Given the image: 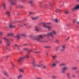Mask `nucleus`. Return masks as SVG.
<instances>
[{"mask_svg": "<svg viewBox=\"0 0 79 79\" xmlns=\"http://www.w3.org/2000/svg\"><path fill=\"white\" fill-rule=\"evenodd\" d=\"M45 35H39L38 37H33L32 35H31L29 36V38L31 39L35 40V41H37L38 42H40V39H43L44 37L45 36Z\"/></svg>", "mask_w": 79, "mask_h": 79, "instance_id": "nucleus-1", "label": "nucleus"}, {"mask_svg": "<svg viewBox=\"0 0 79 79\" xmlns=\"http://www.w3.org/2000/svg\"><path fill=\"white\" fill-rule=\"evenodd\" d=\"M32 66L34 67L40 68L43 66V64L42 63V62L40 61L38 64H37L36 61L34 60L32 62Z\"/></svg>", "mask_w": 79, "mask_h": 79, "instance_id": "nucleus-2", "label": "nucleus"}, {"mask_svg": "<svg viewBox=\"0 0 79 79\" xmlns=\"http://www.w3.org/2000/svg\"><path fill=\"white\" fill-rule=\"evenodd\" d=\"M53 35H56V32L55 30H53L51 32L48 33L46 35L48 37L51 36V37H52V38H53V37H54ZM46 35L45 36V37L46 35Z\"/></svg>", "mask_w": 79, "mask_h": 79, "instance_id": "nucleus-3", "label": "nucleus"}, {"mask_svg": "<svg viewBox=\"0 0 79 79\" xmlns=\"http://www.w3.org/2000/svg\"><path fill=\"white\" fill-rule=\"evenodd\" d=\"M43 27L44 28H46V29H48L49 30L51 29L52 28V26H46V23H43Z\"/></svg>", "mask_w": 79, "mask_h": 79, "instance_id": "nucleus-4", "label": "nucleus"}, {"mask_svg": "<svg viewBox=\"0 0 79 79\" xmlns=\"http://www.w3.org/2000/svg\"><path fill=\"white\" fill-rule=\"evenodd\" d=\"M79 4H77L75 5L74 7H73V8L72 9V12H74L75 10H79Z\"/></svg>", "mask_w": 79, "mask_h": 79, "instance_id": "nucleus-5", "label": "nucleus"}, {"mask_svg": "<svg viewBox=\"0 0 79 79\" xmlns=\"http://www.w3.org/2000/svg\"><path fill=\"white\" fill-rule=\"evenodd\" d=\"M3 40L6 42V45L7 46H10V43L9 42V39L6 38H3Z\"/></svg>", "mask_w": 79, "mask_h": 79, "instance_id": "nucleus-6", "label": "nucleus"}, {"mask_svg": "<svg viewBox=\"0 0 79 79\" xmlns=\"http://www.w3.org/2000/svg\"><path fill=\"white\" fill-rule=\"evenodd\" d=\"M66 44H64L61 46V48L60 49V52H63L66 49Z\"/></svg>", "mask_w": 79, "mask_h": 79, "instance_id": "nucleus-7", "label": "nucleus"}, {"mask_svg": "<svg viewBox=\"0 0 79 79\" xmlns=\"http://www.w3.org/2000/svg\"><path fill=\"white\" fill-rule=\"evenodd\" d=\"M9 2L10 5H16L17 1L16 0H9Z\"/></svg>", "mask_w": 79, "mask_h": 79, "instance_id": "nucleus-8", "label": "nucleus"}, {"mask_svg": "<svg viewBox=\"0 0 79 79\" xmlns=\"http://www.w3.org/2000/svg\"><path fill=\"white\" fill-rule=\"evenodd\" d=\"M68 69V67H64L62 68L61 72L63 74L65 73V71L66 70Z\"/></svg>", "mask_w": 79, "mask_h": 79, "instance_id": "nucleus-9", "label": "nucleus"}, {"mask_svg": "<svg viewBox=\"0 0 79 79\" xmlns=\"http://www.w3.org/2000/svg\"><path fill=\"white\" fill-rule=\"evenodd\" d=\"M9 27L10 28H15L16 27V26L13 25L12 23L10 22L9 23Z\"/></svg>", "mask_w": 79, "mask_h": 79, "instance_id": "nucleus-10", "label": "nucleus"}, {"mask_svg": "<svg viewBox=\"0 0 79 79\" xmlns=\"http://www.w3.org/2000/svg\"><path fill=\"white\" fill-rule=\"evenodd\" d=\"M24 57H23L19 58L18 60L19 63H21L22 60H24Z\"/></svg>", "mask_w": 79, "mask_h": 79, "instance_id": "nucleus-11", "label": "nucleus"}, {"mask_svg": "<svg viewBox=\"0 0 79 79\" xmlns=\"http://www.w3.org/2000/svg\"><path fill=\"white\" fill-rule=\"evenodd\" d=\"M2 73L5 76H8V72L6 71H3Z\"/></svg>", "mask_w": 79, "mask_h": 79, "instance_id": "nucleus-12", "label": "nucleus"}, {"mask_svg": "<svg viewBox=\"0 0 79 79\" xmlns=\"http://www.w3.org/2000/svg\"><path fill=\"white\" fill-rule=\"evenodd\" d=\"M23 77V75L22 74L19 73L17 76V78L18 79H20L21 78H22Z\"/></svg>", "mask_w": 79, "mask_h": 79, "instance_id": "nucleus-13", "label": "nucleus"}, {"mask_svg": "<svg viewBox=\"0 0 79 79\" xmlns=\"http://www.w3.org/2000/svg\"><path fill=\"white\" fill-rule=\"evenodd\" d=\"M53 20L56 23H60V21L58 19H54Z\"/></svg>", "mask_w": 79, "mask_h": 79, "instance_id": "nucleus-14", "label": "nucleus"}, {"mask_svg": "<svg viewBox=\"0 0 79 79\" xmlns=\"http://www.w3.org/2000/svg\"><path fill=\"white\" fill-rule=\"evenodd\" d=\"M6 14L7 15H8V16H10V11H7L6 12Z\"/></svg>", "mask_w": 79, "mask_h": 79, "instance_id": "nucleus-15", "label": "nucleus"}, {"mask_svg": "<svg viewBox=\"0 0 79 79\" xmlns=\"http://www.w3.org/2000/svg\"><path fill=\"white\" fill-rule=\"evenodd\" d=\"M18 70L20 73H24V70L22 69H19Z\"/></svg>", "mask_w": 79, "mask_h": 79, "instance_id": "nucleus-16", "label": "nucleus"}, {"mask_svg": "<svg viewBox=\"0 0 79 79\" xmlns=\"http://www.w3.org/2000/svg\"><path fill=\"white\" fill-rule=\"evenodd\" d=\"M77 68V67H73L71 68V69L73 71H74V70H76Z\"/></svg>", "mask_w": 79, "mask_h": 79, "instance_id": "nucleus-17", "label": "nucleus"}, {"mask_svg": "<svg viewBox=\"0 0 79 79\" xmlns=\"http://www.w3.org/2000/svg\"><path fill=\"white\" fill-rule=\"evenodd\" d=\"M56 57H57V56L56 55H53L52 56V58L53 59H55V58H56Z\"/></svg>", "mask_w": 79, "mask_h": 79, "instance_id": "nucleus-18", "label": "nucleus"}, {"mask_svg": "<svg viewBox=\"0 0 79 79\" xmlns=\"http://www.w3.org/2000/svg\"><path fill=\"white\" fill-rule=\"evenodd\" d=\"M24 58H29V55L28 54L26 55L24 57H23Z\"/></svg>", "mask_w": 79, "mask_h": 79, "instance_id": "nucleus-19", "label": "nucleus"}, {"mask_svg": "<svg viewBox=\"0 0 79 79\" xmlns=\"http://www.w3.org/2000/svg\"><path fill=\"white\" fill-rule=\"evenodd\" d=\"M66 75L68 78L69 79V78H70V73H66Z\"/></svg>", "mask_w": 79, "mask_h": 79, "instance_id": "nucleus-20", "label": "nucleus"}, {"mask_svg": "<svg viewBox=\"0 0 79 79\" xmlns=\"http://www.w3.org/2000/svg\"><path fill=\"white\" fill-rule=\"evenodd\" d=\"M55 11L56 13H60V9H57Z\"/></svg>", "mask_w": 79, "mask_h": 79, "instance_id": "nucleus-21", "label": "nucleus"}, {"mask_svg": "<svg viewBox=\"0 0 79 79\" xmlns=\"http://www.w3.org/2000/svg\"><path fill=\"white\" fill-rule=\"evenodd\" d=\"M2 6L4 9H5L6 8V6H5L6 5V3H3L2 4Z\"/></svg>", "mask_w": 79, "mask_h": 79, "instance_id": "nucleus-22", "label": "nucleus"}, {"mask_svg": "<svg viewBox=\"0 0 79 79\" xmlns=\"http://www.w3.org/2000/svg\"><path fill=\"white\" fill-rule=\"evenodd\" d=\"M56 64L54 63L51 65V66H52V67H55V66H56Z\"/></svg>", "mask_w": 79, "mask_h": 79, "instance_id": "nucleus-23", "label": "nucleus"}, {"mask_svg": "<svg viewBox=\"0 0 79 79\" xmlns=\"http://www.w3.org/2000/svg\"><path fill=\"white\" fill-rule=\"evenodd\" d=\"M13 33H8L7 35V36H12V35H13Z\"/></svg>", "mask_w": 79, "mask_h": 79, "instance_id": "nucleus-24", "label": "nucleus"}, {"mask_svg": "<svg viewBox=\"0 0 79 79\" xmlns=\"http://www.w3.org/2000/svg\"><path fill=\"white\" fill-rule=\"evenodd\" d=\"M15 37L17 38V39L18 40H19L20 38V37L19 36V35H18L16 36H15Z\"/></svg>", "mask_w": 79, "mask_h": 79, "instance_id": "nucleus-25", "label": "nucleus"}, {"mask_svg": "<svg viewBox=\"0 0 79 79\" xmlns=\"http://www.w3.org/2000/svg\"><path fill=\"white\" fill-rule=\"evenodd\" d=\"M45 48H51V46H45Z\"/></svg>", "mask_w": 79, "mask_h": 79, "instance_id": "nucleus-26", "label": "nucleus"}, {"mask_svg": "<svg viewBox=\"0 0 79 79\" xmlns=\"http://www.w3.org/2000/svg\"><path fill=\"white\" fill-rule=\"evenodd\" d=\"M35 30L36 31H39V28L38 27L36 26L35 27Z\"/></svg>", "mask_w": 79, "mask_h": 79, "instance_id": "nucleus-27", "label": "nucleus"}, {"mask_svg": "<svg viewBox=\"0 0 79 79\" xmlns=\"http://www.w3.org/2000/svg\"><path fill=\"white\" fill-rule=\"evenodd\" d=\"M38 17H32V19L34 20V19H37L38 18Z\"/></svg>", "mask_w": 79, "mask_h": 79, "instance_id": "nucleus-28", "label": "nucleus"}, {"mask_svg": "<svg viewBox=\"0 0 79 79\" xmlns=\"http://www.w3.org/2000/svg\"><path fill=\"white\" fill-rule=\"evenodd\" d=\"M55 42L56 43H59V42H60V41L59 40H55Z\"/></svg>", "mask_w": 79, "mask_h": 79, "instance_id": "nucleus-29", "label": "nucleus"}, {"mask_svg": "<svg viewBox=\"0 0 79 79\" xmlns=\"http://www.w3.org/2000/svg\"><path fill=\"white\" fill-rule=\"evenodd\" d=\"M28 48H24L23 49V50H25V51H27L28 50Z\"/></svg>", "mask_w": 79, "mask_h": 79, "instance_id": "nucleus-30", "label": "nucleus"}, {"mask_svg": "<svg viewBox=\"0 0 79 79\" xmlns=\"http://www.w3.org/2000/svg\"><path fill=\"white\" fill-rule=\"evenodd\" d=\"M60 63V61H59L58 60H57L55 62V64H57L58 63Z\"/></svg>", "mask_w": 79, "mask_h": 79, "instance_id": "nucleus-31", "label": "nucleus"}, {"mask_svg": "<svg viewBox=\"0 0 79 79\" xmlns=\"http://www.w3.org/2000/svg\"><path fill=\"white\" fill-rule=\"evenodd\" d=\"M19 8H23V6H22V5H19L18 6Z\"/></svg>", "mask_w": 79, "mask_h": 79, "instance_id": "nucleus-32", "label": "nucleus"}, {"mask_svg": "<svg viewBox=\"0 0 79 79\" xmlns=\"http://www.w3.org/2000/svg\"><path fill=\"white\" fill-rule=\"evenodd\" d=\"M52 7H53V6H52V4H50V5H49V8L51 9V8H52Z\"/></svg>", "mask_w": 79, "mask_h": 79, "instance_id": "nucleus-33", "label": "nucleus"}, {"mask_svg": "<svg viewBox=\"0 0 79 79\" xmlns=\"http://www.w3.org/2000/svg\"><path fill=\"white\" fill-rule=\"evenodd\" d=\"M14 46L18 47H19V45H18V44H14Z\"/></svg>", "mask_w": 79, "mask_h": 79, "instance_id": "nucleus-34", "label": "nucleus"}, {"mask_svg": "<svg viewBox=\"0 0 79 79\" xmlns=\"http://www.w3.org/2000/svg\"><path fill=\"white\" fill-rule=\"evenodd\" d=\"M29 3H30V4H31V5H32V4L33 3V2H32V1H30L29 2Z\"/></svg>", "mask_w": 79, "mask_h": 79, "instance_id": "nucleus-35", "label": "nucleus"}, {"mask_svg": "<svg viewBox=\"0 0 79 79\" xmlns=\"http://www.w3.org/2000/svg\"><path fill=\"white\" fill-rule=\"evenodd\" d=\"M51 77L53 79H55V78H56V77L55 76H51Z\"/></svg>", "mask_w": 79, "mask_h": 79, "instance_id": "nucleus-36", "label": "nucleus"}, {"mask_svg": "<svg viewBox=\"0 0 79 79\" xmlns=\"http://www.w3.org/2000/svg\"><path fill=\"white\" fill-rule=\"evenodd\" d=\"M64 6V4H62L60 6V8H61V7H63V6Z\"/></svg>", "mask_w": 79, "mask_h": 79, "instance_id": "nucleus-37", "label": "nucleus"}, {"mask_svg": "<svg viewBox=\"0 0 79 79\" xmlns=\"http://www.w3.org/2000/svg\"><path fill=\"white\" fill-rule=\"evenodd\" d=\"M21 35L23 36H26V34H25L24 33H22L21 34Z\"/></svg>", "mask_w": 79, "mask_h": 79, "instance_id": "nucleus-38", "label": "nucleus"}, {"mask_svg": "<svg viewBox=\"0 0 79 79\" xmlns=\"http://www.w3.org/2000/svg\"><path fill=\"white\" fill-rule=\"evenodd\" d=\"M11 64L13 67H15V65L14 64L13 62L11 63Z\"/></svg>", "mask_w": 79, "mask_h": 79, "instance_id": "nucleus-39", "label": "nucleus"}, {"mask_svg": "<svg viewBox=\"0 0 79 79\" xmlns=\"http://www.w3.org/2000/svg\"><path fill=\"white\" fill-rule=\"evenodd\" d=\"M3 34V32L0 31V35H2Z\"/></svg>", "mask_w": 79, "mask_h": 79, "instance_id": "nucleus-40", "label": "nucleus"}, {"mask_svg": "<svg viewBox=\"0 0 79 79\" xmlns=\"http://www.w3.org/2000/svg\"><path fill=\"white\" fill-rule=\"evenodd\" d=\"M70 38L69 37H68L65 40V41H68L69 39Z\"/></svg>", "mask_w": 79, "mask_h": 79, "instance_id": "nucleus-41", "label": "nucleus"}, {"mask_svg": "<svg viewBox=\"0 0 79 79\" xmlns=\"http://www.w3.org/2000/svg\"><path fill=\"white\" fill-rule=\"evenodd\" d=\"M64 13H65V14H68V11H64Z\"/></svg>", "mask_w": 79, "mask_h": 79, "instance_id": "nucleus-42", "label": "nucleus"}, {"mask_svg": "<svg viewBox=\"0 0 79 79\" xmlns=\"http://www.w3.org/2000/svg\"><path fill=\"white\" fill-rule=\"evenodd\" d=\"M64 65H65V64L64 63L62 64H60V66H64Z\"/></svg>", "mask_w": 79, "mask_h": 79, "instance_id": "nucleus-43", "label": "nucleus"}, {"mask_svg": "<svg viewBox=\"0 0 79 79\" xmlns=\"http://www.w3.org/2000/svg\"><path fill=\"white\" fill-rule=\"evenodd\" d=\"M23 46H26L27 45V44H23Z\"/></svg>", "mask_w": 79, "mask_h": 79, "instance_id": "nucleus-44", "label": "nucleus"}, {"mask_svg": "<svg viewBox=\"0 0 79 79\" xmlns=\"http://www.w3.org/2000/svg\"><path fill=\"white\" fill-rule=\"evenodd\" d=\"M46 66L45 65H44V66H43V69H45V68H46Z\"/></svg>", "mask_w": 79, "mask_h": 79, "instance_id": "nucleus-45", "label": "nucleus"}, {"mask_svg": "<svg viewBox=\"0 0 79 79\" xmlns=\"http://www.w3.org/2000/svg\"><path fill=\"white\" fill-rule=\"evenodd\" d=\"M79 70H77V71H76V72H75V73H79Z\"/></svg>", "mask_w": 79, "mask_h": 79, "instance_id": "nucleus-46", "label": "nucleus"}, {"mask_svg": "<svg viewBox=\"0 0 79 79\" xmlns=\"http://www.w3.org/2000/svg\"><path fill=\"white\" fill-rule=\"evenodd\" d=\"M23 24L24 26H26V25H27V23H24Z\"/></svg>", "mask_w": 79, "mask_h": 79, "instance_id": "nucleus-47", "label": "nucleus"}, {"mask_svg": "<svg viewBox=\"0 0 79 79\" xmlns=\"http://www.w3.org/2000/svg\"><path fill=\"white\" fill-rule=\"evenodd\" d=\"M10 57V55H8L6 56V58H9Z\"/></svg>", "mask_w": 79, "mask_h": 79, "instance_id": "nucleus-48", "label": "nucleus"}, {"mask_svg": "<svg viewBox=\"0 0 79 79\" xmlns=\"http://www.w3.org/2000/svg\"><path fill=\"white\" fill-rule=\"evenodd\" d=\"M60 48V46H58L56 48H57V49H58V48Z\"/></svg>", "mask_w": 79, "mask_h": 79, "instance_id": "nucleus-49", "label": "nucleus"}, {"mask_svg": "<svg viewBox=\"0 0 79 79\" xmlns=\"http://www.w3.org/2000/svg\"><path fill=\"white\" fill-rule=\"evenodd\" d=\"M29 13H30V15H32L33 14H34V13H33L32 12H30Z\"/></svg>", "mask_w": 79, "mask_h": 79, "instance_id": "nucleus-50", "label": "nucleus"}, {"mask_svg": "<svg viewBox=\"0 0 79 79\" xmlns=\"http://www.w3.org/2000/svg\"><path fill=\"white\" fill-rule=\"evenodd\" d=\"M21 2H24V1L23 0H19Z\"/></svg>", "mask_w": 79, "mask_h": 79, "instance_id": "nucleus-51", "label": "nucleus"}, {"mask_svg": "<svg viewBox=\"0 0 79 79\" xmlns=\"http://www.w3.org/2000/svg\"><path fill=\"white\" fill-rule=\"evenodd\" d=\"M35 53H40V52H35Z\"/></svg>", "mask_w": 79, "mask_h": 79, "instance_id": "nucleus-52", "label": "nucleus"}, {"mask_svg": "<svg viewBox=\"0 0 79 79\" xmlns=\"http://www.w3.org/2000/svg\"><path fill=\"white\" fill-rule=\"evenodd\" d=\"M28 53H29L30 52H31V50H27Z\"/></svg>", "mask_w": 79, "mask_h": 79, "instance_id": "nucleus-53", "label": "nucleus"}, {"mask_svg": "<svg viewBox=\"0 0 79 79\" xmlns=\"http://www.w3.org/2000/svg\"><path fill=\"white\" fill-rule=\"evenodd\" d=\"M46 24H50V23H45Z\"/></svg>", "mask_w": 79, "mask_h": 79, "instance_id": "nucleus-54", "label": "nucleus"}, {"mask_svg": "<svg viewBox=\"0 0 79 79\" xmlns=\"http://www.w3.org/2000/svg\"><path fill=\"white\" fill-rule=\"evenodd\" d=\"M72 77H73V78L75 77V75H72Z\"/></svg>", "mask_w": 79, "mask_h": 79, "instance_id": "nucleus-55", "label": "nucleus"}, {"mask_svg": "<svg viewBox=\"0 0 79 79\" xmlns=\"http://www.w3.org/2000/svg\"><path fill=\"white\" fill-rule=\"evenodd\" d=\"M2 44V41L0 40V44Z\"/></svg>", "mask_w": 79, "mask_h": 79, "instance_id": "nucleus-56", "label": "nucleus"}, {"mask_svg": "<svg viewBox=\"0 0 79 79\" xmlns=\"http://www.w3.org/2000/svg\"><path fill=\"white\" fill-rule=\"evenodd\" d=\"M9 8H10V9H12V8L11 7V6H9Z\"/></svg>", "mask_w": 79, "mask_h": 79, "instance_id": "nucleus-57", "label": "nucleus"}, {"mask_svg": "<svg viewBox=\"0 0 79 79\" xmlns=\"http://www.w3.org/2000/svg\"><path fill=\"white\" fill-rule=\"evenodd\" d=\"M73 23H74V22L75 21V20H73Z\"/></svg>", "mask_w": 79, "mask_h": 79, "instance_id": "nucleus-58", "label": "nucleus"}, {"mask_svg": "<svg viewBox=\"0 0 79 79\" xmlns=\"http://www.w3.org/2000/svg\"><path fill=\"white\" fill-rule=\"evenodd\" d=\"M18 49L19 50H20V49L19 48H18Z\"/></svg>", "mask_w": 79, "mask_h": 79, "instance_id": "nucleus-59", "label": "nucleus"}, {"mask_svg": "<svg viewBox=\"0 0 79 79\" xmlns=\"http://www.w3.org/2000/svg\"><path fill=\"white\" fill-rule=\"evenodd\" d=\"M77 24H79V22H77Z\"/></svg>", "mask_w": 79, "mask_h": 79, "instance_id": "nucleus-60", "label": "nucleus"}, {"mask_svg": "<svg viewBox=\"0 0 79 79\" xmlns=\"http://www.w3.org/2000/svg\"><path fill=\"white\" fill-rule=\"evenodd\" d=\"M29 27L30 28H31L32 27V26H30V27Z\"/></svg>", "mask_w": 79, "mask_h": 79, "instance_id": "nucleus-61", "label": "nucleus"}, {"mask_svg": "<svg viewBox=\"0 0 79 79\" xmlns=\"http://www.w3.org/2000/svg\"><path fill=\"white\" fill-rule=\"evenodd\" d=\"M2 23V21L0 22V24H1Z\"/></svg>", "mask_w": 79, "mask_h": 79, "instance_id": "nucleus-62", "label": "nucleus"}, {"mask_svg": "<svg viewBox=\"0 0 79 79\" xmlns=\"http://www.w3.org/2000/svg\"><path fill=\"white\" fill-rule=\"evenodd\" d=\"M77 2H79V0H77Z\"/></svg>", "mask_w": 79, "mask_h": 79, "instance_id": "nucleus-63", "label": "nucleus"}, {"mask_svg": "<svg viewBox=\"0 0 79 79\" xmlns=\"http://www.w3.org/2000/svg\"><path fill=\"white\" fill-rule=\"evenodd\" d=\"M0 61H2V59L0 58Z\"/></svg>", "mask_w": 79, "mask_h": 79, "instance_id": "nucleus-64", "label": "nucleus"}]
</instances>
